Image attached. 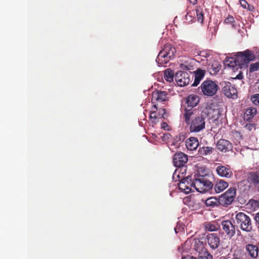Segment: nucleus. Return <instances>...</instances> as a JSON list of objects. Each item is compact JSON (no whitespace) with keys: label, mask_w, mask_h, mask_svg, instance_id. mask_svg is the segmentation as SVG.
<instances>
[{"label":"nucleus","mask_w":259,"mask_h":259,"mask_svg":"<svg viewBox=\"0 0 259 259\" xmlns=\"http://www.w3.org/2000/svg\"><path fill=\"white\" fill-rule=\"evenodd\" d=\"M255 58V56L250 51L246 50L243 52H238L235 58H228L226 62L228 65L233 69L245 68L247 64Z\"/></svg>","instance_id":"f257e3e1"},{"label":"nucleus","mask_w":259,"mask_h":259,"mask_svg":"<svg viewBox=\"0 0 259 259\" xmlns=\"http://www.w3.org/2000/svg\"><path fill=\"white\" fill-rule=\"evenodd\" d=\"M204 75V71L198 69L195 72V74L194 75L192 73L189 74L184 71H178L176 73L175 77L178 85L180 87H184L188 85L190 82L191 77L192 79L194 78V81L192 84V86L196 87L203 78Z\"/></svg>","instance_id":"f03ea898"},{"label":"nucleus","mask_w":259,"mask_h":259,"mask_svg":"<svg viewBox=\"0 0 259 259\" xmlns=\"http://www.w3.org/2000/svg\"><path fill=\"white\" fill-rule=\"evenodd\" d=\"M195 110H185L184 114L185 120L187 124L190 125L191 132L197 133L205 128V118L202 116H195Z\"/></svg>","instance_id":"7ed1b4c3"},{"label":"nucleus","mask_w":259,"mask_h":259,"mask_svg":"<svg viewBox=\"0 0 259 259\" xmlns=\"http://www.w3.org/2000/svg\"><path fill=\"white\" fill-rule=\"evenodd\" d=\"M176 50L170 44L166 45L161 51L156 58V61L158 66L163 65L167 63L169 60L174 58Z\"/></svg>","instance_id":"20e7f679"},{"label":"nucleus","mask_w":259,"mask_h":259,"mask_svg":"<svg viewBox=\"0 0 259 259\" xmlns=\"http://www.w3.org/2000/svg\"><path fill=\"white\" fill-rule=\"evenodd\" d=\"M234 223L242 231L250 232L252 230L250 218L244 212H239L236 214Z\"/></svg>","instance_id":"39448f33"},{"label":"nucleus","mask_w":259,"mask_h":259,"mask_svg":"<svg viewBox=\"0 0 259 259\" xmlns=\"http://www.w3.org/2000/svg\"><path fill=\"white\" fill-rule=\"evenodd\" d=\"M193 188L200 193H206L213 187V184L206 177L200 176L193 180Z\"/></svg>","instance_id":"423d86ee"},{"label":"nucleus","mask_w":259,"mask_h":259,"mask_svg":"<svg viewBox=\"0 0 259 259\" xmlns=\"http://www.w3.org/2000/svg\"><path fill=\"white\" fill-rule=\"evenodd\" d=\"M201 89L204 95L211 97L217 93L219 87L215 81L207 80L202 83Z\"/></svg>","instance_id":"0eeeda50"},{"label":"nucleus","mask_w":259,"mask_h":259,"mask_svg":"<svg viewBox=\"0 0 259 259\" xmlns=\"http://www.w3.org/2000/svg\"><path fill=\"white\" fill-rule=\"evenodd\" d=\"M236 193L235 188H230L219 198V203L223 205H230L233 201Z\"/></svg>","instance_id":"6e6552de"},{"label":"nucleus","mask_w":259,"mask_h":259,"mask_svg":"<svg viewBox=\"0 0 259 259\" xmlns=\"http://www.w3.org/2000/svg\"><path fill=\"white\" fill-rule=\"evenodd\" d=\"M178 187L180 190L186 194L190 193L192 188H193V181L190 179V177L181 179L178 184Z\"/></svg>","instance_id":"1a4fd4ad"},{"label":"nucleus","mask_w":259,"mask_h":259,"mask_svg":"<svg viewBox=\"0 0 259 259\" xmlns=\"http://www.w3.org/2000/svg\"><path fill=\"white\" fill-rule=\"evenodd\" d=\"M223 92L224 95L228 97L233 99L236 98L237 96V91L234 85L230 82H225L223 89Z\"/></svg>","instance_id":"9d476101"},{"label":"nucleus","mask_w":259,"mask_h":259,"mask_svg":"<svg viewBox=\"0 0 259 259\" xmlns=\"http://www.w3.org/2000/svg\"><path fill=\"white\" fill-rule=\"evenodd\" d=\"M222 229L226 234L230 238L235 234V226L229 220L222 221L221 223Z\"/></svg>","instance_id":"9b49d317"},{"label":"nucleus","mask_w":259,"mask_h":259,"mask_svg":"<svg viewBox=\"0 0 259 259\" xmlns=\"http://www.w3.org/2000/svg\"><path fill=\"white\" fill-rule=\"evenodd\" d=\"M206 240L210 248L213 250L218 248L220 244V239L215 233L208 234Z\"/></svg>","instance_id":"f8f14e48"},{"label":"nucleus","mask_w":259,"mask_h":259,"mask_svg":"<svg viewBox=\"0 0 259 259\" xmlns=\"http://www.w3.org/2000/svg\"><path fill=\"white\" fill-rule=\"evenodd\" d=\"M187 161V155L182 152L175 154L173 157V163L176 167H183Z\"/></svg>","instance_id":"ddd939ff"},{"label":"nucleus","mask_w":259,"mask_h":259,"mask_svg":"<svg viewBox=\"0 0 259 259\" xmlns=\"http://www.w3.org/2000/svg\"><path fill=\"white\" fill-rule=\"evenodd\" d=\"M217 174L222 177L230 178L233 176V172L229 166L219 165L216 168Z\"/></svg>","instance_id":"4468645a"},{"label":"nucleus","mask_w":259,"mask_h":259,"mask_svg":"<svg viewBox=\"0 0 259 259\" xmlns=\"http://www.w3.org/2000/svg\"><path fill=\"white\" fill-rule=\"evenodd\" d=\"M217 147L220 151L226 152L231 150L232 146V144L229 141L225 139H221L218 141Z\"/></svg>","instance_id":"2eb2a0df"},{"label":"nucleus","mask_w":259,"mask_h":259,"mask_svg":"<svg viewBox=\"0 0 259 259\" xmlns=\"http://www.w3.org/2000/svg\"><path fill=\"white\" fill-rule=\"evenodd\" d=\"M199 102V97L196 95H190L186 99V104L187 105V107L191 108L190 109L195 107Z\"/></svg>","instance_id":"dca6fc26"},{"label":"nucleus","mask_w":259,"mask_h":259,"mask_svg":"<svg viewBox=\"0 0 259 259\" xmlns=\"http://www.w3.org/2000/svg\"><path fill=\"white\" fill-rule=\"evenodd\" d=\"M186 146L190 151L196 150L199 146V142L197 138L190 137L186 141Z\"/></svg>","instance_id":"f3484780"},{"label":"nucleus","mask_w":259,"mask_h":259,"mask_svg":"<svg viewBox=\"0 0 259 259\" xmlns=\"http://www.w3.org/2000/svg\"><path fill=\"white\" fill-rule=\"evenodd\" d=\"M221 67V65L220 63L215 60L211 61L208 64V69L209 70V73L211 75H215L216 73L219 71Z\"/></svg>","instance_id":"a211bd4d"},{"label":"nucleus","mask_w":259,"mask_h":259,"mask_svg":"<svg viewBox=\"0 0 259 259\" xmlns=\"http://www.w3.org/2000/svg\"><path fill=\"white\" fill-rule=\"evenodd\" d=\"M246 250L251 257L255 258L258 256V247L257 246L253 244H248L246 246Z\"/></svg>","instance_id":"6ab92c4d"},{"label":"nucleus","mask_w":259,"mask_h":259,"mask_svg":"<svg viewBox=\"0 0 259 259\" xmlns=\"http://www.w3.org/2000/svg\"><path fill=\"white\" fill-rule=\"evenodd\" d=\"M228 187V183L222 180H218L214 185V190L219 193L223 191Z\"/></svg>","instance_id":"aec40b11"},{"label":"nucleus","mask_w":259,"mask_h":259,"mask_svg":"<svg viewBox=\"0 0 259 259\" xmlns=\"http://www.w3.org/2000/svg\"><path fill=\"white\" fill-rule=\"evenodd\" d=\"M167 94L164 91H155L152 94V100L162 102L167 99Z\"/></svg>","instance_id":"412c9836"},{"label":"nucleus","mask_w":259,"mask_h":259,"mask_svg":"<svg viewBox=\"0 0 259 259\" xmlns=\"http://www.w3.org/2000/svg\"><path fill=\"white\" fill-rule=\"evenodd\" d=\"M204 228L206 231L212 232L218 230L220 226L216 222H206L204 223Z\"/></svg>","instance_id":"4be33fe9"},{"label":"nucleus","mask_w":259,"mask_h":259,"mask_svg":"<svg viewBox=\"0 0 259 259\" xmlns=\"http://www.w3.org/2000/svg\"><path fill=\"white\" fill-rule=\"evenodd\" d=\"M194 248L199 253L207 251L204 247L203 243L199 240H195Z\"/></svg>","instance_id":"5701e85b"},{"label":"nucleus","mask_w":259,"mask_h":259,"mask_svg":"<svg viewBox=\"0 0 259 259\" xmlns=\"http://www.w3.org/2000/svg\"><path fill=\"white\" fill-rule=\"evenodd\" d=\"M257 113V110L255 108L250 107L246 109L245 112V116L247 120L252 118Z\"/></svg>","instance_id":"b1692460"},{"label":"nucleus","mask_w":259,"mask_h":259,"mask_svg":"<svg viewBox=\"0 0 259 259\" xmlns=\"http://www.w3.org/2000/svg\"><path fill=\"white\" fill-rule=\"evenodd\" d=\"M219 202V200H218L215 197H213L208 198L205 201V203L207 206L212 207L217 206Z\"/></svg>","instance_id":"393cba45"},{"label":"nucleus","mask_w":259,"mask_h":259,"mask_svg":"<svg viewBox=\"0 0 259 259\" xmlns=\"http://www.w3.org/2000/svg\"><path fill=\"white\" fill-rule=\"evenodd\" d=\"M164 78L166 81L169 82L173 81L174 73L170 69L168 68L164 71Z\"/></svg>","instance_id":"a878e982"},{"label":"nucleus","mask_w":259,"mask_h":259,"mask_svg":"<svg viewBox=\"0 0 259 259\" xmlns=\"http://www.w3.org/2000/svg\"><path fill=\"white\" fill-rule=\"evenodd\" d=\"M214 149L210 147H203L199 150L200 154L202 155H208L212 153Z\"/></svg>","instance_id":"bb28decb"},{"label":"nucleus","mask_w":259,"mask_h":259,"mask_svg":"<svg viewBox=\"0 0 259 259\" xmlns=\"http://www.w3.org/2000/svg\"><path fill=\"white\" fill-rule=\"evenodd\" d=\"M251 180L255 188L259 191V170L252 176Z\"/></svg>","instance_id":"cd10ccee"},{"label":"nucleus","mask_w":259,"mask_h":259,"mask_svg":"<svg viewBox=\"0 0 259 259\" xmlns=\"http://www.w3.org/2000/svg\"><path fill=\"white\" fill-rule=\"evenodd\" d=\"M196 17L198 22L202 23L204 19V14L202 9L201 8H198L196 10Z\"/></svg>","instance_id":"c85d7f7f"},{"label":"nucleus","mask_w":259,"mask_h":259,"mask_svg":"<svg viewBox=\"0 0 259 259\" xmlns=\"http://www.w3.org/2000/svg\"><path fill=\"white\" fill-rule=\"evenodd\" d=\"M212 255L207 251L198 253L197 259H212Z\"/></svg>","instance_id":"c756f323"},{"label":"nucleus","mask_w":259,"mask_h":259,"mask_svg":"<svg viewBox=\"0 0 259 259\" xmlns=\"http://www.w3.org/2000/svg\"><path fill=\"white\" fill-rule=\"evenodd\" d=\"M251 100L254 105H259V94L252 95L251 97Z\"/></svg>","instance_id":"7c9ffc66"},{"label":"nucleus","mask_w":259,"mask_h":259,"mask_svg":"<svg viewBox=\"0 0 259 259\" xmlns=\"http://www.w3.org/2000/svg\"><path fill=\"white\" fill-rule=\"evenodd\" d=\"M259 70V62L251 64L249 68L250 72H254Z\"/></svg>","instance_id":"2f4dec72"},{"label":"nucleus","mask_w":259,"mask_h":259,"mask_svg":"<svg viewBox=\"0 0 259 259\" xmlns=\"http://www.w3.org/2000/svg\"><path fill=\"white\" fill-rule=\"evenodd\" d=\"M247 205L250 206L253 209H255L256 207H258L259 203L256 200H250Z\"/></svg>","instance_id":"473e14b6"},{"label":"nucleus","mask_w":259,"mask_h":259,"mask_svg":"<svg viewBox=\"0 0 259 259\" xmlns=\"http://www.w3.org/2000/svg\"><path fill=\"white\" fill-rule=\"evenodd\" d=\"M235 22L234 18L231 16H229L225 20V23L226 24H232L233 27H234V24L233 23Z\"/></svg>","instance_id":"72a5a7b5"},{"label":"nucleus","mask_w":259,"mask_h":259,"mask_svg":"<svg viewBox=\"0 0 259 259\" xmlns=\"http://www.w3.org/2000/svg\"><path fill=\"white\" fill-rule=\"evenodd\" d=\"M240 4L243 8L250 10L249 8V5L245 0H240Z\"/></svg>","instance_id":"f704fd0d"},{"label":"nucleus","mask_w":259,"mask_h":259,"mask_svg":"<svg viewBox=\"0 0 259 259\" xmlns=\"http://www.w3.org/2000/svg\"><path fill=\"white\" fill-rule=\"evenodd\" d=\"M150 118L151 119L153 118L154 120L152 121L153 122L156 123L157 122V117L156 115V113L155 112H153L151 114Z\"/></svg>","instance_id":"c9c22d12"},{"label":"nucleus","mask_w":259,"mask_h":259,"mask_svg":"<svg viewBox=\"0 0 259 259\" xmlns=\"http://www.w3.org/2000/svg\"><path fill=\"white\" fill-rule=\"evenodd\" d=\"M182 68L183 69H185L186 70H192V66L183 64L182 66Z\"/></svg>","instance_id":"e433bc0d"},{"label":"nucleus","mask_w":259,"mask_h":259,"mask_svg":"<svg viewBox=\"0 0 259 259\" xmlns=\"http://www.w3.org/2000/svg\"><path fill=\"white\" fill-rule=\"evenodd\" d=\"M254 220L256 222V224L258 225L259 227V212L255 214L254 217Z\"/></svg>","instance_id":"4c0bfd02"},{"label":"nucleus","mask_w":259,"mask_h":259,"mask_svg":"<svg viewBox=\"0 0 259 259\" xmlns=\"http://www.w3.org/2000/svg\"><path fill=\"white\" fill-rule=\"evenodd\" d=\"M245 127L249 131H251L252 128H254V126L252 124H247Z\"/></svg>","instance_id":"58836bf2"},{"label":"nucleus","mask_w":259,"mask_h":259,"mask_svg":"<svg viewBox=\"0 0 259 259\" xmlns=\"http://www.w3.org/2000/svg\"><path fill=\"white\" fill-rule=\"evenodd\" d=\"M161 127L164 130L168 131L169 127L168 124L166 122H163L161 124Z\"/></svg>","instance_id":"ea45409f"},{"label":"nucleus","mask_w":259,"mask_h":259,"mask_svg":"<svg viewBox=\"0 0 259 259\" xmlns=\"http://www.w3.org/2000/svg\"><path fill=\"white\" fill-rule=\"evenodd\" d=\"M243 75H242V73L241 72H240L236 76V77L235 78H233V79L234 80H235L236 79H242L243 78Z\"/></svg>","instance_id":"a19ab883"},{"label":"nucleus","mask_w":259,"mask_h":259,"mask_svg":"<svg viewBox=\"0 0 259 259\" xmlns=\"http://www.w3.org/2000/svg\"><path fill=\"white\" fill-rule=\"evenodd\" d=\"M182 259H196V258L194 257L193 256H185L183 257Z\"/></svg>","instance_id":"79ce46f5"},{"label":"nucleus","mask_w":259,"mask_h":259,"mask_svg":"<svg viewBox=\"0 0 259 259\" xmlns=\"http://www.w3.org/2000/svg\"><path fill=\"white\" fill-rule=\"evenodd\" d=\"M191 3L195 4L196 3V0H189Z\"/></svg>","instance_id":"37998d69"},{"label":"nucleus","mask_w":259,"mask_h":259,"mask_svg":"<svg viewBox=\"0 0 259 259\" xmlns=\"http://www.w3.org/2000/svg\"><path fill=\"white\" fill-rule=\"evenodd\" d=\"M167 138H169V136H170V135L169 134H166V135H164Z\"/></svg>","instance_id":"c03bdc74"},{"label":"nucleus","mask_w":259,"mask_h":259,"mask_svg":"<svg viewBox=\"0 0 259 259\" xmlns=\"http://www.w3.org/2000/svg\"><path fill=\"white\" fill-rule=\"evenodd\" d=\"M165 110L164 109H162L161 110V112H163V113H165Z\"/></svg>","instance_id":"a18cd8bd"},{"label":"nucleus","mask_w":259,"mask_h":259,"mask_svg":"<svg viewBox=\"0 0 259 259\" xmlns=\"http://www.w3.org/2000/svg\"><path fill=\"white\" fill-rule=\"evenodd\" d=\"M178 170H177L176 171H175V173H174V177H175V176H176L177 175V171Z\"/></svg>","instance_id":"49530a36"},{"label":"nucleus","mask_w":259,"mask_h":259,"mask_svg":"<svg viewBox=\"0 0 259 259\" xmlns=\"http://www.w3.org/2000/svg\"><path fill=\"white\" fill-rule=\"evenodd\" d=\"M161 117H163V113H161Z\"/></svg>","instance_id":"de8ad7c7"},{"label":"nucleus","mask_w":259,"mask_h":259,"mask_svg":"<svg viewBox=\"0 0 259 259\" xmlns=\"http://www.w3.org/2000/svg\"><path fill=\"white\" fill-rule=\"evenodd\" d=\"M257 89H258V90L259 91V85L257 86Z\"/></svg>","instance_id":"09e8293b"},{"label":"nucleus","mask_w":259,"mask_h":259,"mask_svg":"<svg viewBox=\"0 0 259 259\" xmlns=\"http://www.w3.org/2000/svg\"><path fill=\"white\" fill-rule=\"evenodd\" d=\"M154 107L156 108V105H154Z\"/></svg>","instance_id":"8fccbe9b"},{"label":"nucleus","mask_w":259,"mask_h":259,"mask_svg":"<svg viewBox=\"0 0 259 259\" xmlns=\"http://www.w3.org/2000/svg\"><path fill=\"white\" fill-rule=\"evenodd\" d=\"M177 177H178L179 178H180V176L179 175H177Z\"/></svg>","instance_id":"3c124183"}]
</instances>
